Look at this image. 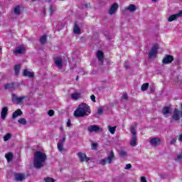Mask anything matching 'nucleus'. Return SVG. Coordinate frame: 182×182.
<instances>
[{
    "label": "nucleus",
    "mask_w": 182,
    "mask_h": 182,
    "mask_svg": "<svg viewBox=\"0 0 182 182\" xmlns=\"http://www.w3.org/2000/svg\"><path fill=\"white\" fill-rule=\"evenodd\" d=\"M46 154L42 151H37L34 154L33 166L36 168H42L43 163L46 161Z\"/></svg>",
    "instance_id": "nucleus-1"
},
{
    "label": "nucleus",
    "mask_w": 182,
    "mask_h": 182,
    "mask_svg": "<svg viewBox=\"0 0 182 182\" xmlns=\"http://www.w3.org/2000/svg\"><path fill=\"white\" fill-rule=\"evenodd\" d=\"M90 113V107L87 104L82 103L75 109L74 116L75 117H85V116H89Z\"/></svg>",
    "instance_id": "nucleus-2"
},
{
    "label": "nucleus",
    "mask_w": 182,
    "mask_h": 182,
    "mask_svg": "<svg viewBox=\"0 0 182 182\" xmlns=\"http://www.w3.org/2000/svg\"><path fill=\"white\" fill-rule=\"evenodd\" d=\"M182 117V112L178 110V109H175L173 112L171 123H180V119Z\"/></svg>",
    "instance_id": "nucleus-3"
},
{
    "label": "nucleus",
    "mask_w": 182,
    "mask_h": 182,
    "mask_svg": "<svg viewBox=\"0 0 182 182\" xmlns=\"http://www.w3.org/2000/svg\"><path fill=\"white\" fill-rule=\"evenodd\" d=\"M130 132L133 135L130 141V144L132 147H136V146H137V137L136 136L137 132H136L134 127H131Z\"/></svg>",
    "instance_id": "nucleus-4"
},
{
    "label": "nucleus",
    "mask_w": 182,
    "mask_h": 182,
    "mask_svg": "<svg viewBox=\"0 0 182 182\" xmlns=\"http://www.w3.org/2000/svg\"><path fill=\"white\" fill-rule=\"evenodd\" d=\"M158 51H159V45H157V44L154 45L151 50H150V52L149 53L148 58L149 59L156 58Z\"/></svg>",
    "instance_id": "nucleus-5"
},
{
    "label": "nucleus",
    "mask_w": 182,
    "mask_h": 182,
    "mask_svg": "<svg viewBox=\"0 0 182 182\" xmlns=\"http://www.w3.org/2000/svg\"><path fill=\"white\" fill-rule=\"evenodd\" d=\"M26 96H21V97H17L16 95L15 94H12V98L11 100L14 102H16V105H21V103H22V102H23V99H26Z\"/></svg>",
    "instance_id": "nucleus-6"
},
{
    "label": "nucleus",
    "mask_w": 182,
    "mask_h": 182,
    "mask_svg": "<svg viewBox=\"0 0 182 182\" xmlns=\"http://www.w3.org/2000/svg\"><path fill=\"white\" fill-rule=\"evenodd\" d=\"M149 143L153 147H157V146L161 144V139L159 137L150 138Z\"/></svg>",
    "instance_id": "nucleus-7"
},
{
    "label": "nucleus",
    "mask_w": 182,
    "mask_h": 182,
    "mask_svg": "<svg viewBox=\"0 0 182 182\" xmlns=\"http://www.w3.org/2000/svg\"><path fill=\"white\" fill-rule=\"evenodd\" d=\"M182 16V10H181L178 13L176 14H173L170 16L168 18V22H173V21H177L178 18Z\"/></svg>",
    "instance_id": "nucleus-8"
},
{
    "label": "nucleus",
    "mask_w": 182,
    "mask_h": 182,
    "mask_svg": "<svg viewBox=\"0 0 182 182\" xmlns=\"http://www.w3.org/2000/svg\"><path fill=\"white\" fill-rule=\"evenodd\" d=\"M174 60V57L173 55H166L165 58L162 60V63L164 65H168Z\"/></svg>",
    "instance_id": "nucleus-9"
},
{
    "label": "nucleus",
    "mask_w": 182,
    "mask_h": 182,
    "mask_svg": "<svg viewBox=\"0 0 182 182\" xmlns=\"http://www.w3.org/2000/svg\"><path fill=\"white\" fill-rule=\"evenodd\" d=\"M25 50H26L25 47L20 46L18 47H16L15 50H14L13 53L14 55H22V54L25 53Z\"/></svg>",
    "instance_id": "nucleus-10"
},
{
    "label": "nucleus",
    "mask_w": 182,
    "mask_h": 182,
    "mask_svg": "<svg viewBox=\"0 0 182 182\" xmlns=\"http://www.w3.org/2000/svg\"><path fill=\"white\" fill-rule=\"evenodd\" d=\"M54 63L58 69H62L63 66V60H62V58L60 57H57L54 61Z\"/></svg>",
    "instance_id": "nucleus-11"
},
{
    "label": "nucleus",
    "mask_w": 182,
    "mask_h": 182,
    "mask_svg": "<svg viewBox=\"0 0 182 182\" xmlns=\"http://www.w3.org/2000/svg\"><path fill=\"white\" fill-rule=\"evenodd\" d=\"M77 156L80 159V163H83V161H89V160H90V158L87 157L85 154L82 153V152H78L77 153Z\"/></svg>",
    "instance_id": "nucleus-12"
},
{
    "label": "nucleus",
    "mask_w": 182,
    "mask_h": 182,
    "mask_svg": "<svg viewBox=\"0 0 182 182\" xmlns=\"http://www.w3.org/2000/svg\"><path fill=\"white\" fill-rule=\"evenodd\" d=\"M119 9V4L117 3H114L112 4L109 10V15H114V14H116V11Z\"/></svg>",
    "instance_id": "nucleus-13"
},
{
    "label": "nucleus",
    "mask_w": 182,
    "mask_h": 182,
    "mask_svg": "<svg viewBox=\"0 0 182 182\" xmlns=\"http://www.w3.org/2000/svg\"><path fill=\"white\" fill-rule=\"evenodd\" d=\"M66 141V138L63 137L61 140H60L58 144V149L59 151L62 152L63 151V144H65V142Z\"/></svg>",
    "instance_id": "nucleus-14"
},
{
    "label": "nucleus",
    "mask_w": 182,
    "mask_h": 182,
    "mask_svg": "<svg viewBox=\"0 0 182 182\" xmlns=\"http://www.w3.org/2000/svg\"><path fill=\"white\" fill-rule=\"evenodd\" d=\"M14 177L16 181H23V180H25V174L23 173H14Z\"/></svg>",
    "instance_id": "nucleus-15"
},
{
    "label": "nucleus",
    "mask_w": 182,
    "mask_h": 182,
    "mask_svg": "<svg viewBox=\"0 0 182 182\" xmlns=\"http://www.w3.org/2000/svg\"><path fill=\"white\" fill-rule=\"evenodd\" d=\"M105 159L108 164H112V161H113V160H116V158L114 157V153L113 152V151H111L109 155L107 156V158Z\"/></svg>",
    "instance_id": "nucleus-16"
},
{
    "label": "nucleus",
    "mask_w": 182,
    "mask_h": 182,
    "mask_svg": "<svg viewBox=\"0 0 182 182\" xmlns=\"http://www.w3.org/2000/svg\"><path fill=\"white\" fill-rule=\"evenodd\" d=\"M97 58L99 62H101V63H103L105 60V55H103V52H102V50H99L97 51Z\"/></svg>",
    "instance_id": "nucleus-17"
},
{
    "label": "nucleus",
    "mask_w": 182,
    "mask_h": 182,
    "mask_svg": "<svg viewBox=\"0 0 182 182\" xmlns=\"http://www.w3.org/2000/svg\"><path fill=\"white\" fill-rule=\"evenodd\" d=\"M8 114V107H4L2 108L1 112V117L2 120H5L6 119V116Z\"/></svg>",
    "instance_id": "nucleus-18"
},
{
    "label": "nucleus",
    "mask_w": 182,
    "mask_h": 182,
    "mask_svg": "<svg viewBox=\"0 0 182 182\" xmlns=\"http://www.w3.org/2000/svg\"><path fill=\"white\" fill-rule=\"evenodd\" d=\"M100 128L97 125H91L88 127V132L93 133V132H99Z\"/></svg>",
    "instance_id": "nucleus-19"
},
{
    "label": "nucleus",
    "mask_w": 182,
    "mask_h": 182,
    "mask_svg": "<svg viewBox=\"0 0 182 182\" xmlns=\"http://www.w3.org/2000/svg\"><path fill=\"white\" fill-rule=\"evenodd\" d=\"M23 76H26L27 77H33L35 76V74L28 70H23Z\"/></svg>",
    "instance_id": "nucleus-20"
},
{
    "label": "nucleus",
    "mask_w": 182,
    "mask_h": 182,
    "mask_svg": "<svg viewBox=\"0 0 182 182\" xmlns=\"http://www.w3.org/2000/svg\"><path fill=\"white\" fill-rule=\"evenodd\" d=\"M126 11H129V12H135L137 10V6L134 4H130L128 7L125 8Z\"/></svg>",
    "instance_id": "nucleus-21"
},
{
    "label": "nucleus",
    "mask_w": 182,
    "mask_h": 182,
    "mask_svg": "<svg viewBox=\"0 0 182 182\" xmlns=\"http://www.w3.org/2000/svg\"><path fill=\"white\" fill-rule=\"evenodd\" d=\"M22 110H21V109H18L13 113L12 119H16V117H18V116H22Z\"/></svg>",
    "instance_id": "nucleus-22"
},
{
    "label": "nucleus",
    "mask_w": 182,
    "mask_h": 182,
    "mask_svg": "<svg viewBox=\"0 0 182 182\" xmlns=\"http://www.w3.org/2000/svg\"><path fill=\"white\" fill-rule=\"evenodd\" d=\"M162 113L164 114V116H167V114H170L171 113V109L170 107H165L162 109Z\"/></svg>",
    "instance_id": "nucleus-23"
},
{
    "label": "nucleus",
    "mask_w": 182,
    "mask_h": 182,
    "mask_svg": "<svg viewBox=\"0 0 182 182\" xmlns=\"http://www.w3.org/2000/svg\"><path fill=\"white\" fill-rule=\"evenodd\" d=\"M4 89H8L9 90H15V82L6 84L4 86Z\"/></svg>",
    "instance_id": "nucleus-24"
},
{
    "label": "nucleus",
    "mask_w": 182,
    "mask_h": 182,
    "mask_svg": "<svg viewBox=\"0 0 182 182\" xmlns=\"http://www.w3.org/2000/svg\"><path fill=\"white\" fill-rule=\"evenodd\" d=\"M5 157L7 160V162L9 163V161H12L14 159V154L11 152H9L5 155Z\"/></svg>",
    "instance_id": "nucleus-25"
},
{
    "label": "nucleus",
    "mask_w": 182,
    "mask_h": 182,
    "mask_svg": "<svg viewBox=\"0 0 182 182\" xmlns=\"http://www.w3.org/2000/svg\"><path fill=\"white\" fill-rule=\"evenodd\" d=\"M74 33H80V28H79V26H77V23H75L74 25V30H73Z\"/></svg>",
    "instance_id": "nucleus-26"
},
{
    "label": "nucleus",
    "mask_w": 182,
    "mask_h": 182,
    "mask_svg": "<svg viewBox=\"0 0 182 182\" xmlns=\"http://www.w3.org/2000/svg\"><path fill=\"white\" fill-rule=\"evenodd\" d=\"M48 37L46 36V35L42 36L40 38V43H41V45H45V43H46Z\"/></svg>",
    "instance_id": "nucleus-27"
},
{
    "label": "nucleus",
    "mask_w": 182,
    "mask_h": 182,
    "mask_svg": "<svg viewBox=\"0 0 182 182\" xmlns=\"http://www.w3.org/2000/svg\"><path fill=\"white\" fill-rule=\"evenodd\" d=\"M79 97H80V93L75 92V93L71 94V98L73 100H77V99H79Z\"/></svg>",
    "instance_id": "nucleus-28"
},
{
    "label": "nucleus",
    "mask_w": 182,
    "mask_h": 182,
    "mask_svg": "<svg viewBox=\"0 0 182 182\" xmlns=\"http://www.w3.org/2000/svg\"><path fill=\"white\" fill-rule=\"evenodd\" d=\"M14 14L16 15H21V6H16L14 8Z\"/></svg>",
    "instance_id": "nucleus-29"
},
{
    "label": "nucleus",
    "mask_w": 182,
    "mask_h": 182,
    "mask_svg": "<svg viewBox=\"0 0 182 182\" xmlns=\"http://www.w3.org/2000/svg\"><path fill=\"white\" fill-rule=\"evenodd\" d=\"M147 89H149V83H144L141 85V90H142V92H146V90H147Z\"/></svg>",
    "instance_id": "nucleus-30"
},
{
    "label": "nucleus",
    "mask_w": 182,
    "mask_h": 182,
    "mask_svg": "<svg viewBox=\"0 0 182 182\" xmlns=\"http://www.w3.org/2000/svg\"><path fill=\"white\" fill-rule=\"evenodd\" d=\"M14 70H15V73H16V76H18V75H19V70H21V65H16L14 67Z\"/></svg>",
    "instance_id": "nucleus-31"
},
{
    "label": "nucleus",
    "mask_w": 182,
    "mask_h": 182,
    "mask_svg": "<svg viewBox=\"0 0 182 182\" xmlns=\"http://www.w3.org/2000/svg\"><path fill=\"white\" fill-rule=\"evenodd\" d=\"M108 130L111 134H114V132H116V127L108 126Z\"/></svg>",
    "instance_id": "nucleus-32"
},
{
    "label": "nucleus",
    "mask_w": 182,
    "mask_h": 182,
    "mask_svg": "<svg viewBox=\"0 0 182 182\" xmlns=\"http://www.w3.org/2000/svg\"><path fill=\"white\" fill-rule=\"evenodd\" d=\"M11 137H12V134H11L10 133L6 134L4 136V141H8V140H9V139H11Z\"/></svg>",
    "instance_id": "nucleus-33"
},
{
    "label": "nucleus",
    "mask_w": 182,
    "mask_h": 182,
    "mask_svg": "<svg viewBox=\"0 0 182 182\" xmlns=\"http://www.w3.org/2000/svg\"><path fill=\"white\" fill-rule=\"evenodd\" d=\"M119 156H120L121 157H126V156H127V152H126V151H124V150H121V151H119Z\"/></svg>",
    "instance_id": "nucleus-34"
},
{
    "label": "nucleus",
    "mask_w": 182,
    "mask_h": 182,
    "mask_svg": "<svg viewBox=\"0 0 182 182\" xmlns=\"http://www.w3.org/2000/svg\"><path fill=\"white\" fill-rule=\"evenodd\" d=\"M44 181L45 182H55V179H53V178H50V177H46V178H44Z\"/></svg>",
    "instance_id": "nucleus-35"
},
{
    "label": "nucleus",
    "mask_w": 182,
    "mask_h": 182,
    "mask_svg": "<svg viewBox=\"0 0 182 182\" xmlns=\"http://www.w3.org/2000/svg\"><path fill=\"white\" fill-rule=\"evenodd\" d=\"M18 123H20V124H26V119L25 118H21L20 119H18Z\"/></svg>",
    "instance_id": "nucleus-36"
},
{
    "label": "nucleus",
    "mask_w": 182,
    "mask_h": 182,
    "mask_svg": "<svg viewBox=\"0 0 182 182\" xmlns=\"http://www.w3.org/2000/svg\"><path fill=\"white\" fill-rule=\"evenodd\" d=\"M97 143H92L91 146V150H96L98 147Z\"/></svg>",
    "instance_id": "nucleus-37"
},
{
    "label": "nucleus",
    "mask_w": 182,
    "mask_h": 182,
    "mask_svg": "<svg viewBox=\"0 0 182 182\" xmlns=\"http://www.w3.org/2000/svg\"><path fill=\"white\" fill-rule=\"evenodd\" d=\"M107 163V159H102L100 161V164H101V166H106V164Z\"/></svg>",
    "instance_id": "nucleus-38"
},
{
    "label": "nucleus",
    "mask_w": 182,
    "mask_h": 182,
    "mask_svg": "<svg viewBox=\"0 0 182 182\" xmlns=\"http://www.w3.org/2000/svg\"><path fill=\"white\" fill-rule=\"evenodd\" d=\"M48 116L52 117V116H53V114H55V111H53V109H50L48 112Z\"/></svg>",
    "instance_id": "nucleus-39"
},
{
    "label": "nucleus",
    "mask_w": 182,
    "mask_h": 182,
    "mask_svg": "<svg viewBox=\"0 0 182 182\" xmlns=\"http://www.w3.org/2000/svg\"><path fill=\"white\" fill-rule=\"evenodd\" d=\"M49 9H50V15L55 13V9H53V6L50 5Z\"/></svg>",
    "instance_id": "nucleus-40"
},
{
    "label": "nucleus",
    "mask_w": 182,
    "mask_h": 182,
    "mask_svg": "<svg viewBox=\"0 0 182 182\" xmlns=\"http://www.w3.org/2000/svg\"><path fill=\"white\" fill-rule=\"evenodd\" d=\"M122 98L124 99L125 100H127V99H129V97L127 96V93H124L122 95Z\"/></svg>",
    "instance_id": "nucleus-41"
},
{
    "label": "nucleus",
    "mask_w": 182,
    "mask_h": 182,
    "mask_svg": "<svg viewBox=\"0 0 182 182\" xmlns=\"http://www.w3.org/2000/svg\"><path fill=\"white\" fill-rule=\"evenodd\" d=\"M90 99L92 102H96V97L95 95H91Z\"/></svg>",
    "instance_id": "nucleus-42"
},
{
    "label": "nucleus",
    "mask_w": 182,
    "mask_h": 182,
    "mask_svg": "<svg viewBox=\"0 0 182 182\" xmlns=\"http://www.w3.org/2000/svg\"><path fill=\"white\" fill-rule=\"evenodd\" d=\"M132 168V164H127L125 166V170H129Z\"/></svg>",
    "instance_id": "nucleus-43"
},
{
    "label": "nucleus",
    "mask_w": 182,
    "mask_h": 182,
    "mask_svg": "<svg viewBox=\"0 0 182 182\" xmlns=\"http://www.w3.org/2000/svg\"><path fill=\"white\" fill-rule=\"evenodd\" d=\"M102 113H103V109H102V108H99L98 109H97V114H102Z\"/></svg>",
    "instance_id": "nucleus-44"
},
{
    "label": "nucleus",
    "mask_w": 182,
    "mask_h": 182,
    "mask_svg": "<svg viewBox=\"0 0 182 182\" xmlns=\"http://www.w3.org/2000/svg\"><path fill=\"white\" fill-rule=\"evenodd\" d=\"M141 182H147V180L146 179V177L142 176L141 178Z\"/></svg>",
    "instance_id": "nucleus-45"
},
{
    "label": "nucleus",
    "mask_w": 182,
    "mask_h": 182,
    "mask_svg": "<svg viewBox=\"0 0 182 182\" xmlns=\"http://www.w3.org/2000/svg\"><path fill=\"white\" fill-rule=\"evenodd\" d=\"M181 159H182V155L179 154V155H178L177 158L175 159V160H181Z\"/></svg>",
    "instance_id": "nucleus-46"
},
{
    "label": "nucleus",
    "mask_w": 182,
    "mask_h": 182,
    "mask_svg": "<svg viewBox=\"0 0 182 182\" xmlns=\"http://www.w3.org/2000/svg\"><path fill=\"white\" fill-rule=\"evenodd\" d=\"M170 144H176V139H171Z\"/></svg>",
    "instance_id": "nucleus-47"
},
{
    "label": "nucleus",
    "mask_w": 182,
    "mask_h": 182,
    "mask_svg": "<svg viewBox=\"0 0 182 182\" xmlns=\"http://www.w3.org/2000/svg\"><path fill=\"white\" fill-rule=\"evenodd\" d=\"M67 126H68V127H70V126H71L70 120V119L67 122Z\"/></svg>",
    "instance_id": "nucleus-48"
},
{
    "label": "nucleus",
    "mask_w": 182,
    "mask_h": 182,
    "mask_svg": "<svg viewBox=\"0 0 182 182\" xmlns=\"http://www.w3.org/2000/svg\"><path fill=\"white\" fill-rule=\"evenodd\" d=\"M42 13L43 14V15H46V9H45V8H43Z\"/></svg>",
    "instance_id": "nucleus-49"
},
{
    "label": "nucleus",
    "mask_w": 182,
    "mask_h": 182,
    "mask_svg": "<svg viewBox=\"0 0 182 182\" xmlns=\"http://www.w3.org/2000/svg\"><path fill=\"white\" fill-rule=\"evenodd\" d=\"M178 140L179 141L182 142V134L179 135Z\"/></svg>",
    "instance_id": "nucleus-50"
},
{
    "label": "nucleus",
    "mask_w": 182,
    "mask_h": 182,
    "mask_svg": "<svg viewBox=\"0 0 182 182\" xmlns=\"http://www.w3.org/2000/svg\"><path fill=\"white\" fill-rule=\"evenodd\" d=\"M151 93H154V87L151 88Z\"/></svg>",
    "instance_id": "nucleus-51"
},
{
    "label": "nucleus",
    "mask_w": 182,
    "mask_h": 182,
    "mask_svg": "<svg viewBox=\"0 0 182 182\" xmlns=\"http://www.w3.org/2000/svg\"><path fill=\"white\" fill-rule=\"evenodd\" d=\"M84 6H85V8H89V4H84Z\"/></svg>",
    "instance_id": "nucleus-52"
},
{
    "label": "nucleus",
    "mask_w": 182,
    "mask_h": 182,
    "mask_svg": "<svg viewBox=\"0 0 182 182\" xmlns=\"http://www.w3.org/2000/svg\"><path fill=\"white\" fill-rule=\"evenodd\" d=\"M125 69H129V65H127L126 64L124 65Z\"/></svg>",
    "instance_id": "nucleus-53"
},
{
    "label": "nucleus",
    "mask_w": 182,
    "mask_h": 182,
    "mask_svg": "<svg viewBox=\"0 0 182 182\" xmlns=\"http://www.w3.org/2000/svg\"><path fill=\"white\" fill-rule=\"evenodd\" d=\"M75 80H79V75H77Z\"/></svg>",
    "instance_id": "nucleus-54"
},
{
    "label": "nucleus",
    "mask_w": 182,
    "mask_h": 182,
    "mask_svg": "<svg viewBox=\"0 0 182 182\" xmlns=\"http://www.w3.org/2000/svg\"><path fill=\"white\" fill-rule=\"evenodd\" d=\"M52 0H46V2H51Z\"/></svg>",
    "instance_id": "nucleus-55"
},
{
    "label": "nucleus",
    "mask_w": 182,
    "mask_h": 182,
    "mask_svg": "<svg viewBox=\"0 0 182 182\" xmlns=\"http://www.w3.org/2000/svg\"><path fill=\"white\" fill-rule=\"evenodd\" d=\"M153 2H157V0H152Z\"/></svg>",
    "instance_id": "nucleus-56"
},
{
    "label": "nucleus",
    "mask_w": 182,
    "mask_h": 182,
    "mask_svg": "<svg viewBox=\"0 0 182 182\" xmlns=\"http://www.w3.org/2000/svg\"><path fill=\"white\" fill-rule=\"evenodd\" d=\"M109 40L112 39L111 38H108Z\"/></svg>",
    "instance_id": "nucleus-57"
},
{
    "label": "nucleus",
    "mask_w": 182,
    "mask_h": 182,
    "mask_svg": "<svg viewBox=\"0 0 182 182\" xmlns=\"http://www.w3.org/2000/svg\"><path fill=\"white\" fill-rule=\"evenodd\" d=\"M33 2H35V1H36V0H33Z\"/></svg>",
    "instance_id": "nucleus-58"
},
{
    "label": "nucleus",
    "mask_w": 182,
    "mask_h": 182,
    "mask_svg": "<svg viewBox=\"0 0 182 182\" xmlns=\"http://www.w3.org/2000/svg\"><path fill=\"white\" fill-rule=\"evenodd\" d=\"M0 52H1V48H0Z\"/></svg>",
    "instance_id": "nucleus-59"
}]
</instances>
